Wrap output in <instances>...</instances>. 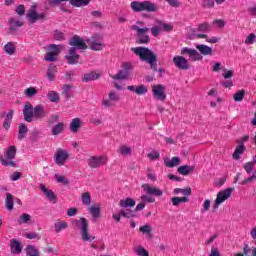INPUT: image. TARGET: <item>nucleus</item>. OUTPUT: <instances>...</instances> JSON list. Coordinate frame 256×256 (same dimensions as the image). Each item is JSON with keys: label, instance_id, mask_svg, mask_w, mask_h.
<instances>
[{"label": "nucleus", "instance_id": "f257e3e1", "mask_svg": "<svg viewBox=\"0 0 256 256\" xmlns=\"http://www.w3.org/2000/svg\"><path fill=\"white\" fill-rule=\"evenodd\" d=\"M196 49H192L189 47H183L181 49L180 53H181V55H188L190 61L203 60V56H201V55H205V56L213 55V48H211L205 44L196 45Z\"/></svg>", "mask_w": 256, "mask_h": 256}, {"label": "nucleus", "instance_id": "f03ea898", "mask_svg": "<svg viewBox=\"0 0 256 256\" xmlns=\"http://www.w3.org/2000/svg\"><path fill=\"white\" fill-rule=\"evenodd\" d=\"M72 227L78 229L84 243H93V241H95V236L89 232V223L87 222V218L81 217L80 219H74L72 221Z\"/></svg>", "mask_w": 256, "mask_h": 256}, {"label": "nucleus", "instance_id": "7ed1b4c3", "mask_svg": "<svg viewBox=\"0 0 256 256\" xmlns=\"http://www.w3.org/2000/svg\"><path fill=\"white\" fill-rule=\"evenodd\" d=\"M131 50L135 55L140 57L142 61L149 63L151 69H154V71H157V64L155 63L157 61V57L155 56V53H153V51L145 47H136V48H132Z\"/></svg>", "mask_w": 256, "mask_h": 256}, {"label": "nucleus", "instance_id": "20e7f679", "mask_svg": "<svg viewBox=\"0 0 256 256\" xmlns=\"http://www.w3.org/2000/svg\"><path fill=\"white\" fill-rule=\"evenodd\" d=\"M142 189L146 194L142 195L140 199L145 205H147V203H155V197H163V190L151 184H142Z\"/></svg>", "mask_w": 256, "mask_h": 256}, {"label": "nucleus", "instance_id": "39448f33", "mask_svg": "<svg viewBox=\"0 0 256 256\" xmlns=\"http://www.w3.org/2000/svg\"><path fill=\"white\" fill-rule=\"evenodd\" d=\"M130 8L134 13H141V11H148V13H155L159 11V6L151 1H132L130 3Z\"/></svg>", "mask_w": 256, "mask_h": 256}, {"label": "nucleus", "instance_id": "423d86ee", "mask_svg": "<svg viewBox=\"0 0 256 256\" xmlns=\"http://www.w3.org/2000/svg\"><path fill=\"white\" fill-rule=\"evenodd\" d=\"M143 25H145V22L138 21L136 22V24L131 26V29L132 31H136V35L139 43L147 44L149 43V41H151L149 34H147V32L149 31V28L143 27Z\"/></svg>", "mask_w": 256, "mask_h": 256}, {"label": "nucleus", "instance_id": "0eeeda50", "mask_svg": "<svg viewBox=\"0 0 256 256\" xmlns=\"http://www.w3.org/2000/svg\"><path fill=\"white\" fill-rule=\"evenodd\" d=\"M15 155H17V148L15 146H8L4 152V157L0 156V163L4 167H15Z\"/></svg>", "mask_w": 256, "mask_h": 256}, {"label": "nucleus", "instance_id": "6e6552de", "mask_svg": "<svg viewBox=\"0 0 256 256\" xmlns=\"http://www.w3.org/2000/svg\"><path fill=\"white\" fill-rule=\"evenodd\" d=\"M232 193L233 188H226L224 190L219 191L216 195V199L214 201L212 209H214V211H217V209H219V206L223 205L225 201L231 198Z\"/></svg>", "mask_w": 256, "mask_h": 256}, {"label": "nucleus", "instance_id": "1a4fd4ad", "mask_svg": "<svg viewBox=\"0 0 256 256\" xmlns=\"http://www.w3.org/2000/svg\"><path fill=\"white\" fill-rule=\"evenodd\" d=\"M123 69L120 70L116 75H112L111 78L118 81H123L125 79H129L131 76V70L133 69V65L131 63H124Z\"/></svg>", "mask_w": 256, "mask_h": 256}, {"label": "nucleus", "instance_id": "9d476101", "mask_svg": "<svg viewBox=\"0 0 256 256\" xmlns=\"http://www.w3.org/2000/svg\"><path fill=\"white\" fill-rule=\"evenodd\" d=\"M69 159V151L62 149V148H58L54 154V162L56 163V165H58L59 167H63V165H65V163H67Z\"/></svg>", "mask_w": 256, "mask_h": 256}, {"label": "nucleus", "instance_id": "9b49d317", "mask_svg": "<svg viewBox=\"0 0 256 256\" xmlns=\"http://www.w3.org/2000/svg\"><path fill=\"white\" fill-rule=\"evenodd\" d=\"M109 161V158L107 155H101V156H91L88 159V165L91 167V169H97L103 165H105Z\"/></svg>", "mask_w": 256, "mask_h": 256}, {"label": "nucleus", "instance_id": "f8f14e48", "mask_svg": "<svg viewBox=\"0 0 256 256\" xmlns=\"http://www.w3.org/2000/svg\"><path fill=\"white\" fill-rule=\"evenodd\" d=\"M152 95L157 101H165L167 99V93H165V86L163 84L152 85Z\"/></svg>", "mask_w": 256, "mask_h": 256}, {"label": "nucleus", "instance_id": "ddd939ff", "mask_svg": "<svg viewBox=\"0 0 256 256\" xmlns=\"http://www.w3.org/2000/svg\"><path fill=\"white\" fill-rule=\"evenodd\" d=\"M62 49V45L51 44L49 46V52L46 53L45 61H57V57L59 56V53H61Z\"/></svg>", "mask_w": 256, "mask_h": 256}, {"label": "nucleus", "instance_id": "4468645a", "mask_svg": "<svg viewBox=\"0 0 256 256\" xmlns=\"http://www.w3.org/2000/svg\"><path fill=\"white\" fill-rule=\"evenodd\" d=\"M69 45H71V47H76L80 50L87 49V43L85 42V40H83V38L79 37L78 35H75L70 39Z\"/></svg>", "mask_w": 256, "mask_h": 256}, {"label": "nucleus", "instance_id": "2eb2a0df", "mask_svg": "<svg viewBox=\"0 0 256 256\" xmlns=\"http://www.w3.org/2000/svg\"><path fill=\"white\" fill-rule=\"evenodd\" d=\"M119 99H120V96L118 95L117 92L110 91V93L108 94V99H104L102 101V105H104V107H113L115 103L119 101Z\"/></svg>", "mask_w": 256, "mask_h": 256}, {"label": "nucleus", "instance_id": "dca6fc26", "mask_svg": "<svg viewBox=\"0 0 256 256\" xmlns=\"http://www.w3.org/2000/svg\"><path fill=\"white\" fill-rule=\"evenodd\" d=\"M77 48L72 47L69 49L68 54L66 55L67 62L69 65H77L79 63V54L76 53Z\"/></svg>", "mask_w": 256, "mask_h": 256}, {"label": "nucleus", "instance_id": "f3484780", "mask_svg": "<svg viewBox=\"0 0 256 256\" xmlns=\"http://www.w3.org/2000/svg\"><path fill=\"white\" fill-rule=\"evenodd\" d=\"M173 62L174 65L182 71L189 69V61L185 59L183 56L174 57Z\"/></svg>", "mask_w": 256, "mask_h": 256}, {"label": "nucleus", "instance_id": "a211bd4d", "mask_svg": "<svg viewBox=\"0 0 256 256\" xmlns=\"http://www.w3.org/2000/svg\"><path fill=\"white\" fill-rule=\"evenodd\" d=\"M23 115H24V120L27 121L28 123H31L33 121V105L31 103L26 102L24 109H23Z\"/></svg>", "mask_w": 256, "mask_h": 256}, {"label": "nucleus", "instance_id": "6ab92c4d", "mask_svg": "<svg viewBox=\"0 0 256 256\" xmlns=\"http://www.w3.org/2000/svg\"><path fill=\"white\" fill-rule=\"evenodd\" d=\"M40 189L43 195H45L46 199H48V201H52L53 203H55V201L57 200V196L55 195V192H53V190L47 188L43 184L40 185Z\"/></svg>", "mask_w": 256, "mask_h": 256}, {"label": "nucleus", "instance_id": "aec40b11", "mask_svg": "<svg viewBox=\"0 0 256 256\" xmlns=\"http://www.w3.org/2000/svg\"><path fill=\"white\" fill-rule=\"evenodd\" d=\"M90 43V49H92V51H101L103 49V39L101 38V36H98L97 39H95V37H92Z\"/></svg>", "mask_w": 256, "mask_h": 256}, {"label": "nucleus", "instance_id": "412c9836", "mask_svg": "<svg viewBox=\"0 0 256 256\" xmlns=\"http://www.w3.org/2000/svg\"><path fill=\"white\" fill-rule=\"evenodd\" d=\"M10 249L12 253H14L15 255H19V253L23 251V246L21 245V242L12 239L10 240Z\"/></svg>", "mask_w": 256, "mask_h": 256}, {"label": "nucleus", "instance_id": "4be33fe9", "mask_svg": "<svg viewBox=\"0 0 256 256\" xmlns=\"http://www.w3.org/2000/svg\"><path fill=\"white\" fill-rule=\"evenodd\" d=\"M81 126H82L81 118H73L70 122L71 133H79V129H81Z\"/></svg>", "mask_w": 256, "mask_h": 256}, {"label": "nucleus", "instance_id": "5701e85b", "mask_svg": "<svg viewBox=\"0 0 256 256\" xmlns=\"http://www.w3.org/2000/svg\"><path fill=\"white\" fill-rule=\"evenodd\" d=\"M8 24H9V30L10 31H17V29H19V27H23V21L17 19V18H10L8 20Z\"/></svg>", "mask_w": 256, "mask_h": 256}, {"label": "nucleus", "instance_id": "b1692460", "mask_svg": "<svg viewBox=\"0 0 256 256\" xmlns=\"http://www.w3.org/2000/svg\"><path fill=\"white\" fill-rule=\"evenodd\" d=\"M27 133H29V128L24 123H20L18 126V139L19 141H23L25 137H27Z\"/></svg>", "mask_w": 256, "mask_h": 256}, {"label": "nucleus", "instance_id": "393cba45", "mask_svg": "<svg viewBox=\"0 0 256 256\" xmlns=\"http://www.w3.org/2000/svg\"><path fill=\"white\" fill-rule=\"evenodd\" d=\"M246 149L247 148L245 147V145L238 144L236 146V149H235L233 155H232L233 159H235V161H239V159H241V155H243V153H245Z\"/></svg>", "mask_w": 256, "mask_h": 256}, {"label": "nucleus", "instance_id": "a878e982", "mask_svg": "<svg viewBox=\"0 0 256 256\" xmlns=\"http://www.w3.org/2000/svg\"><path fill=\"white\" fill-rule=\"evenodd\" d=\"M88 212L92 216V221H95V219H99V217H101V208L99 206L88 207Z\"/></svg>", "mask_w": 256, "mask_h": 256}, {"label": "nucleus", "instance_id": "bb28decb", "mask_svg": "<svg viewBox=\"0 0 256 256\" xmlns=\"http://www.w3.org/2000/svg\"><path fill=\"white\" fill-rule=\"evenodd\" d=\"M151 33L153 37H159L163 33V28L161 26V20H156L155 25L151 28Z\"/></svg>", "mask_w": 256, "mask_h": 256}, {"label": "nucleus", "instance_id": "cd10ccee", "mask_svg": "<svg viewBox=\"0 0 256 256\" xmlns=\"http://www.w3.org/2000/svg\"><path fill=\"white\" fill-rule=\"evenodd\" d=\"M139 231L140 233H143V235H146L148 239H151V237H153V227H151V225L149 224L140 226Z\"/></svg>", "mask_w": 256, "mask_h": 256}, {"label": "nucleus", "instance_id": "c85d7f7f", "mask_svg": "<svg viewBox=\"0 0 256 256\" xmlns=\"http://www.w3.org/2000/svg\"><path fill=\"white\" fill-rule=\"evenodd\" d=\"M193 171H195V166L182 165V166L178 167V173L180 175L187 176L190 173H193Z\"/></svg>", "mask_w": 256, "mask_h": 256}, {"label": "nucleus", "instance_id": "c756f323", "mask_svg": "<svg viewBox=\"0 0 256 256\" xmlns=\"http://www.w3.org/2000/svg\"><path fill=\"white\" fill-rule=\"evenodd\" d=\"M119 206L123 209H129V207H135V199L132 198H126L122 199L119 202Z\"/></svg>", "mask_w": 256, "mask_h": 256}, {"label": "nucleus", "instance_id": "7c9ffc66", "mask_svg": "<svg viewBox=\"0 0 256 256\" xmlns=\"http://www.w3.org/2000/svg\"><path fill=\"white\" fill-rule=\"evenodd\" d=\"M47 77L49 81H55V77H57V66L51 64L47 71Z\"/></svg>", "mask_w": 256, "mask_h": 256}, {"label": "nucleus", "instance_id": "2f4dec72", "mask_svg": "<svg viewBox=\"0 0 256 256\" xmlns=\"http://www.w3.org/2000/svg\"><path fill=\"white\" fill-rule=\"evenodd\" d=\"M164 163L166 167L173 168V167H177V165L181 163V159L179 157H172L171 159H165Z\"/></svg>", "mask_w": 256, "mask_h": 256}, {"label": "nucleus", "instance_id": "473e14b6", "mask_svg": "<svg viewBox=\"0 0 256 256\" xmlns=\"http://www.w3.org/2000/svg\"><path fill=\"white\" fill-rule=\"evenodd\" d=\"M45 117V110L41 106H36L33 109V118L34 119H41Z\"/></svg>", "mask_w": 256, "mask_h": 256}, {"label": "nucleus", "instance_id": "72a5a7b5", "mask_svg": "<svg viewBox=\"0 0 256 256\" xmlns=\"http://www.w3.org/2000/svg\"><path fill=\"white\" fill-rule=\"evenodd\" d=\"M69 227V224L65 221H58L54 224V229L56 233H61V231H65Z\"/></svg>", "mask_w": 256, "mask_h": 256}, {"label": "nucleus", "instance_id": "f704fd0d", "mask_svg": "<svg viewBox=\"0 0 256 256\" xmlns=\"http://www.w3.org/2000/svg\"><path fill=\"white\" fill-rule=\"evenodd\" d=\"M171 201H172V205L174 207H179V205H181V203H187L189 201V198H187L186 196H183V197H172Z\"/></svg>", "mask_w": 256, "mask_h": 256}, {"label": "nucleus", "instance_id": "c9c22d12", "mask_svg": "<svg viewBox=\"0 0 256 256\" xmlns=\"http://www.w3.org/2000/svg\"><path fill=\"white\" fill-rule=\"evenodd\" d=\"M31 221V215L24 213L22 214L18 219H17V224L18 225H27Z\"/></svg>", "mask_w": 256, "mask_h": 256}, {"label": "nucleus", "instance_id": "e433bc0d", "mask_svg": "<svg viewBox=\"0 0 256 256\" xmlns=\"http://www.w3.org/2000/svg\"><path fill=\"white\" fill-rule=\"evenodd\" d=\"M63 129H65V123L59 122L52 128V135H60L63 133Z\"/></svg>", "mask_w": 256, "mask_h": 256}, {"label": "nucleus", "instance_id": "4c0bfd02", "mask_svg": "<svg viewBox=\"0 0 256 256\" xmlns=\"http://www.w3.org/2000/svg\"><path fill=\"white\" fill-rule=\"evenodd\" d=\"M5 207L8 211H13V195L11 193L6 194Z\"/></svg>", "mask_w": 256, "mask_h": 256}, {"label": "nucleus", "instance_id": "58836bf2", "mask_svg": "<svg viewBox=\"0 0 256 256\" xmlns=\"http://www.w3.org/2000/svg\"><path fill=\"white\" fill-rule=\"evenodd\" d=\"M70 3L74 7H87L91 0H70Z\"/></svg>", "mask_w": 256, "mask_h": 256}, {"label": "nucleus", "instance_id": "ea45409f", "mask_svg": "<svg viewBox=\"0 0 256 256\" xmlns=\"http://www.w3.org/2000/svg\"><path fill=\"white\" fill-rule=\"evenodd\" d=\"M118 153H120V155H124L125 157H127V155H131V153H133V150L131 149V147L127 145H122L119 147Z\"/></svg>", "mask_w": 256, "mask_h": 256}, {"label": "nucleus", "instance_id": "a19ab883", "mask_svg": "<svg viewBox=\"0 0 256 256\" xmlns=\"http://www.w3.org/2000/svg\"><path fill=\"white\" fill-rule=\"evenodd\" d=\"M99 77H101V75L97 74V72H90L84 75L83 81H95L99 79Z\"/></svg>", "mask_w": 256, "mask_h": 256}, {"label": "nucleus", "instance_id": "79ce46f5", "mask_svg": "<svg viewBox=\"0 0 256 256\" xmlns=\"http://www.w3.org/2000/svg\"><path fill=\"white\" fill-rule=\"evenodd\" d=\"M4 51L5 53H7L8 55H14L15 53V44L13 42H8L5 46H4Z\"/></svg>", "mask_w": 256, "mask_h": 256}, {"label": "nucleus", "instance_id": "37998d69", "mask_svg": "<svg viewBox=\"0 0 256 256\" xmlns=\"http://www.w3.org/2000/svg\"><path fill=\"white\" fill-rule=\"evenodd\" d=\"M173 193L175 195H179V193H181L182 195H184V197H189V195H191V188H186V189L175 188Z\"/></svg>", "mask_w": 256, "mask_h": 256}, {"label": "nucleus", "instance_id": "c03bdc74", "mask_svg": "<svg viewBox=\"0 0 256 256\" xmlns=\"http://www.w3.org/2000/svg\"><path fill=\"white\" fill-rule=\"evenodd\" d=\"M36 7H37L36 5L33 6V9H34V11H33V21L34 22L35 21H43V19H45V12L39 13V12L35 11Z\"/></svg>", "mask_w": 256, "mask_h": 256}, {"label": "nucleus", "instance_id": "a18cd8bd", "mask_svg": "<svg viewBox=\"0 0 256 256\" xmlns=\"http://www.w3.org/2000/svg\"><path fill=\"white\" fill-rule=\"evenodd\" d=\"M134 253L138 256H149V252L143 246H137L134 248Z\"/></svg>", "mask_w": 256, "mask_h": 256}, {"label": "nucleus", "instance_id": "49530a36", "mask_svg": "<svg viewBox=\"0 0 256 256\" xmlns=\"http://www.w3.org/2000/svg\"><path fill=\"white\" fill-rule=\"evenodd\" d=\"M197 31H200L201 33H209V31H211V25L204 22L198 26Z\"/></svg>", "mask_w": 256, "mask_h": 256}, {"label": "nucleus", "instance_id": "de8ad7c7", "mask_svg": "<svg viewBox=\"0 0 256 256\" xmlns=\"http://www.w3.org/2000/svg\"><path fill=\"white\" fill-rule=\"evenodd\" d=\"M255 42H256L255 33L248 34L244 40L245 45H254Z\"/></svg>", "mask_w": 256, "mask_h": 256}, {"label": "nucleus", "instance_id": "09e8293b", "mask_svg": "<svg viewBox=\"0 0 256 256\" xmlns=\"http://www.w3.org/2000/svg\"><path fill=\"white\" fill-rule=\"evenodd\" d=\"M83 205L89 206L91 205V193L84 192L81 196Z\"/></svg>", "mask_w": 256, "mask_h": 256}, {"label": "nucleus", "instance_id": "8fccbe9b", "mask_svg": "<svg viewBox=\"0 0 256 256\" xmlns=\"http://www.w3.org/2000/svg\"><path fill=\"white\" fill-rule=\"evenodd\" d=\"M148 91L149 89H147V86L142 84L136 87L135 93L136 95H146Z\"/></svg>", "mask_w": 256, "mask_h": 256}, {"label": "nucleus", "instance_id": "3c124183", "mask_svg": "<svg viewBox=\"0 0 256 256\" xmlns=\"http://www.w3.org/2000/svg\"><path fill=\"white\" fill-rule=\"evenodd\" d=\"M48 99L52 103H57V101H59V93H57L56 91H50L48 93Z\"/></svg>", "mask_w": 256, "mask_h": 256}, {"label": "nucleus", "instance_id": "603ef678", "mask_svg": "<svg viewBox=\"0 0 256 256\" xmlns=\"http://www.w3.org/2000/svg\"><path fill=\"white\" fill-rule=\"evenodd\" d=\"M160 25L162 27V31H166L167 33L173 31V24L172 23H165L160 20Z\"/></svg>", "mask_w": 256, "mask_h": 256}, {"label": "nucleus", "instance_id": "864d4df0", "mask_svg": "<svg viewBox=\"0 0 256 256\" xmlns=\"http://www.w3.org/2000/svg\"><path fill=\"white\" fill-rule=\"evenodd\" d=\"M244 97H245V90H240L234 94L233 99L236 102H241L243 101Z\"/></svg>", "mask_w": 256, "mask_h": 256}, {"label": "nucleus", "instance_id": "5fc2aeb1", "mask_svg": "<svg viewBox=\"0 0 256 256\" xmlns=\"http://www.w3.org/2000/svg\"><path fill=\"white\" fill-rule=\"evenodd\" d=\"M209 209H211V201L209 199H205L202 204L201 213H207L209 212Z\"/></svg>", "mask_w": 256, "mask_h": 256}, {"label": "nucleus", "instance_id": "6e6d98bb", "mask_svg": "<svg viewBox=\"0 0 256 256\" xmlns=\"http://www.w3.org/2000/svg\"><path fill=\"white\" fill-rule=\"evenodd\" d=\"M235 75V70H227L226 68L223 69L222 77L225 79H231Z\"/></svg>", "mask_w": 256, "mask_h": 256}, {"label": "nucleus", "instance_id": "4d7b16f0", "mask_svg": "<svg viewBox=\"0 0 256 256\" xmlns=\"http://www.w3.org/2000/svg\"><path fill=\"white\" fill-rule=\"evenodd\" d=\"M147 157L151 161H155V160H157L161 157V154L159 153V151H152V152L147 154Z\"/></svg>", "mask_w": 256, "mask_h": 256}, {"label": "nucleus", "instance_id": "13d9d810", "mask_svg": "<svg viewBox=\"0 0 256 256\" xmlns=\"http://www.w3.org/2000/svg\"><path fill=\"white\" fill-rule=\"evenodd\" d=\"M255 180H256V170L253 172V174L250 177L244 179L240 183V185H247V183H253V181H255Z\"/></svg>", "mask_w": 256, "mask_h": 256}, {"label": "nucleus", "instance_id": "bf43d9fd", "mask_svg": "<svg viewBox=\"0 0 256 256\" xmlns=\"http://www.w3.org/2000/svg\"><path fill=\"white\" fill-rule=\"evenodd\" d=\"M244 169H245L246 173L251 175V173H253V169H255V163H253V162L246 163L244 165Z\"/></svg>", "mask_w": 256, "mask_h": 256}, {"label": "nucleus", "instance_id": "052dcab7", "mask_svg": "<svg viewBox=\"0 0 256 256\" xmlns=\"http://www.w3.org/2000/svg\"><path fill=\"white\" fill-rule=\"evenodd\" d=\"M55 179H56L57 183H62V185L69 184V180H67L65 176L55 174Z\"/></svg>", "mask_w": 256, "mask_h": 256}, {"label": "nucleus", "instance_id": "680f3d73", "mask_svg": "<svg viewBox=\"0 0 256 256\" xmlns=\"http://www.w3.org/2000/svg\"><path fill=\"white\" fill-rule=\"evenodd\" d=\"M120 214L122 217H127L128 219L133 217V211H131L129 208L120 210Z\"/></svg>", "mask_w": 256, "mask_h": 256}, {"label": "nucleus", "instance_id": "e2e57ef3", "mask_svg": "<svg viewBox=\"0 0 256 256\" xmlns=\"http://www.w3.org/2000/svg\"><path fill=\"white\" fill-rule=\"evenodd\" d=\"M53 37L56 41H63L65 39V35L59 30L54 31Z\"/></svg>", "mask_w": 256, "mask_h": 256}, {"label": "nucleus", "instance_id": "0e129e2a", "mask_svg": "<svg viewBox=\"0 0 256 256\" xmlns=\"http://www.w3.org/2000/svg\"><path fill=\"white\" fill-rule=\"evenodd\" d=\"M223 69H225V67L221 65L220 62H216L212 66V71H214V73H219V71H223Z\"/></svg>", "mask_w": 256, "mask_h": 256}, {"label": "nucleus", "instance_id": "69168bd1", "mask_svg": "<svg viewBox=\"0 0 256 256\" xmlns=\"http://www.w3.org/2000/svg\"><path fill=\"white\" fill-rule=\"evenodd\" d=\"M15 12L20 17H23V15H25V5L20 4L19 6H17L16 9H15Z\"/></svg>", "mask_w": 256, "mask_h": 256}, {"label": "nucleus", "instance_id": "338daca9", "mask_svg": "<svg viewBox=\"0 0 256 256\" xmlns=\"http://www.w3.org/2000/svg\"><path fill=\"white\" fill-rule=\"evenodd\" d=\"M249 251L252 252V256H256V248L252 247L251 249H249V246L245 245V247H244V255H247L249 253Z\"/></svg>", "mask_w": 256, "mask_h": 256}, {"label": "nucleus", "instance_id": "774afa93", "mask_svg": "<svg viewBox=\"0 0 256 256\" xmlns=\"http://www.w3.org/2000/svg\"><path fill=\"white\" fill-rule=\"evenodd\" d=\"M209 256H221L218 248L212 247Z\"/></svg>", "mask_w": 256, "mask_h": 256}]
</instances>
